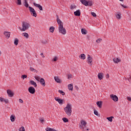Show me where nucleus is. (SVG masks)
I'll return each instance as SVG.
<instances>
[{
    "mask_svg": "<svg viewBox=\"0 0 131 131\" xmlns=\"http://www.w3.org/2000/svg\"><path fill=\"white\" fill-rule=\"evenodd\" d=\"M64 110L68 116H71L72 113V106L71 104L68 103L67 106L64 108Z\"/></svg>",
    "mask_w": 131,
    "mask_h": 131,
    "instance_id": "obj_1",
    "label": "nucleus"
},
{
    "mask_svg": "<svg viewBox=\"0 0 131 131\" xmlns=\"http://www.w3.org/2000/svg\"><path fill=\"white\" fill-rule=\"evenodd\" d=\"M30 24L26 21L23 22L22 28H20L21 31H26V30H28L30 27Z\"/></svg>",
    "mask_w": 131,
    "mask_h": 131,
    "instance_id": "obj_2",
    "label": "nucleus"
},
{
    "mask_svg": "<svg viewBox=\"0 0 131 131\" xmlns=\"http://www.w3.org/2000/svg\"><path fill=\"white\" fill-rule=\"evenodd\" d=\"M80 2L82 5L88 7V6H90V7H92L93 6V1H87L86 0H80Z\"/></svg>",
    "mask_w": 131,
    "mask_h": 131,
    "instance_id": "obj_3",
    "label": "nucleus"
},
{
    "mask_svg": "<svg viewBox=\"0 0 131 131\" xmlns=\"http://www.w3.org/2000/svg\"><path fill=\"white\" fill-rule=\"evenodd\" d=\"M58 31L61 34H66V29L63 27V25H60L58 27Z\"/></svg>",
    "mask_w": 131,
    "mask_h": 131,
    "instance_id": "obj_4",
    "label": "nucleus"
},
{
    "mask_svg": "<svg viewBox=\"0 0 131 131\" xmlns=\"http://www.w3.org/2000/svg\"><path fill=\"white\" fill-rule=\"evenodd\" d=\"M29 10L30 11V13L33 16V17H36L37 14H36V11L34 10L32 7L29 6Z\"/></svg>",
    "mask_w": 131,
    "mask_h": 131,
    "instance_id": "obj_5",
    "label": "nucleus"
},
{
    "mask_svg": "<svg viewBox=\"0 0 131 131\" xmlns=\"http://www.w3.org/2000/svg\"><path fill=\"white\" fill-rule=\"evenodd\" d=\"M87 61L90 65H93V58L91 57L90 54L88 55Z\"/></svg>",
    "mask_w": 131,
    "mask_h": 131,
    "instance_id": "obj_6",
    "label": "nucleus"
},
{
    "mask_svg": "<svg viewBox=\"0 0 131 131\" xmlns=\"http://www.w3.org/2000/svg\"><path fill=\"white\" fill-rule=\"evenodd\" d=\"M110 98L114 102H117L118 101V97L116 95H114L113 94H112V95H110Z\"/></svg>",
    "mask_w": 131,
    "mask_h": 131,
    "instance_id": "obj_7",
    "label": "nucleus"
},
{
    "mask_svg": "<svg viewBox=\"0 0 131 131\" xmlns=\"http://www.w3.org/2000/svg\"><path fill=\"white\" fill-rule=\"evenodd\" d=\"M28 92L32 94L35 93V89L33 86H30L28 88Z\"/></svg>",
    "mask_w": 131,
    "mask_h": 131,
    "instance_id": "obj_8",
    "label": "nucleus"
},
{
    "mask_svg": "<svg viewBox=\"0 0 131 131\" xmlns=\"http://www.w3.org/2000/svg\"><path fill=\"white\" fill-rule=\"evenodd\" d=\"M7 93L8 95V96L10 98L14 96V93L11 90H7Z\"/></svg>",
    "mask_w": 131,
    "mask_h": 131,
    "instance_id": "obj_9",
    "label": "nucleus"
},
{
    "mask_svg": "<svg viewBox=\"0 0 131 131\" xmlns=\"http://www.w3.org/2000/svg\"><path fill=\"white\" fill-rule=\"evenodd\" d=\"M4 34L5 37L7 38V39H9V38H10V36L11 35V33L10 32L5 31L4 32Z\"/></svg>",
    "mask_w": 131,
    "mask_h": 131,
    "instance_id": "obj_10",
    "label": "nucleus"
},
{
    "mask_svg": "<svg viewBox=\"0 0 131 131\" xmlns=\"http://www.w3.org/2000/svg\"><path fill=\"white\" fill-rule=\"evenodd\" d=\"M33 5L36 8H38L40 11H42V6L39 4H37L36 3H33Z\"/></svg>",
    "mask_w": 131,
    "mask_h": 131,
    "instance_id": "obj_11",
    "label": "nucleus"
},
{
    "mask_svg": "<svg viewBox=\"0 0 131 131\" xmlns=\"http://www.w3.org/2000/svg\"><path fill=\"white\" fill-rule=\"evenodd\" d=\"M33 5L36 8H38L40 11H42V6L39 4H37L36 3H33Z\"/></svg>",
    "mask_w": 131,
    "mask_h": 131,
    "instance_id": "obj_12",
    "label": "nucleus"
},
{
    "mask_svg": "<svg viewBox=\"0 0 131 131\" xmlns=\"http://www.w3.org/2000/svg\"><path fill=\"white\" fill-rule=\"evenodd\" d=\"M55 101H56V102H58L59 104H60V105L63 104V99H59V98L58 97H55Z\"/></svg>",
    "mask_w": 131,
    "mask_h": 131,
    "instance_id": "obj_13",
    "label": "nucleus"
},
{
    "mask_svg": "<svg viewBox=\"0 0 131 131\" xmlns=\"http://www.w3.org/2000/svg\"><path fill=\"white\" fill-rule=\"evenodd\" d=\"M40 82L42 86H46V81H45L43 78H41L40 79Z\"/></svg>",
    "mask_w": 131,
    "mask_h": 131,
    "instance_id": "obj_14",
    "label": "nucleus"
},
{
    "mask_svg": "<svg viewBox=\"0 0 131 131\" xmlns=\"http://www.w3.org/2000/svg\"><path fill=\"white\" fill-rule=\"evenodd\" d=\"M56 17H57V24L59 25V26H60V25H63V23L62 22V21H61L60 19H59V16L57 15Z\"/></svg>",
    "mask_w": 131,
    "mask_h": 131,
    "instance_id": "obj_15",
    "label": "nucleus"
},
{
    "mask_svg": "<svg viewBox=\"0 0 131 131\" xmlns=\"http://www.w3.org/2000/svg\"><path fill=\"white\" fill-rule=\"evenodd\" d=\"M74 14L75 16L79 17V16H80V10H77L76 11H75L74 12Z\"/></svg>",
    "mask_w": 131,
    "mask_h": 131,
    "instance_id": "obj_16",
    "label": "nucleus"
},
{
    "mask_svg": "<svg viewBox=\"0 0 131 131\" xmlns=\"http://www.w3.org/2000/svg\"><path fill=\"white\" fill-rule=\"evenodd\" d=\"M113 61H114V63H119V62H121V60L118 58H115L113 59Z\"/></svg>",
    "mask_w": 131,
    "mask_h": 131,
    "instance_id": "obj_17",
    "label": "nucleus"
},
{
    "mask_svg": "<svg viewBox=\"0 0 131 131\" xmlns=\"http://www.w3.org/2000/svg\"><path fill=\"white\" fill-rule=\"evenodd\" d=\"M54 79L55 80L56 82H57L58 83H61V80L59 78V77H54Z\"/></svg>",
    "mask_w": 131,
    "mask_h": 131,
    "instance_id": "obj_18",
    "label": "nucleus"
},
{
    "mask_svg": "<svg viewBox=\"0 0 131 131\" xmlns=\"http://www.w3.org/2000/svg\"><path fill=\"white\" fill-rule=\"evenodd\" d=\"M97 76H98V79H99L100 80H102V79H103V73H98Z\"/></svg>",
    "mask_w": 131,
    "mask_h": 131,
    "instance_id": "obj_19",
    "label": "nucleus"
},
{
    "mask_svg": "<svg viewBox=\"0 0 131 131\" xmlns=\"http://www.w3.org/2000/svg\"><path fill=\"white\" fill-rule=\"evenodd\" d=\"M81 124L83 125V126L85 127L86 124H88V123H86V121H85V120H82L81 121Z\"/></svg>",
    "mask_w": 131,
    "mask_h": 131,
    "instance_id": "obj_20",
    "label": "nucleus"
},
{
    "mask_svg": "<svg viewBox=\"0 0 131 131\" xmlns=\"http://www.w3.org/2000/svg\"><path fill=\"white\" fill-rule=\"evenodd\" d=\"M30 83L32 85H34V86L35 88H36L37 86V84H36V83L35 82H34V81H32L31 80L30 81Z\"/></svg>",
    "mask_w": 131,
    "mask_h": 131,
    "instance_id": "obj_21",
    "label": "nucleus"
},
{
    "mask_svg": "<svg viewBox=\"0 0 131 131\" xmlns=\"http://www.w3.org/2000/svg\"><path fill=\"white\" fill-rule=\"evenodd\" d=\"M69 91H73V84H70L68 85Z\"/></svg>",
    "mask_w": 131,
    "mask_h": 131,
    "instance_id": "obj_22",
    "label": "nucleus"
},
{
    "mask_svg": "<svg viewBox=\"0 0 131 131\" xmlns=\"http://www.w3.org/2000/svg\"><path fill=\"white\" fill-rule=\"evenodd\" d=\"M96 104L99 107V108H102V101H97Z\"/></svg>",
    "mask_w": 131,
    "mask_h": 131,
    "instance_id": "obj_23",
    "label": "nucleus"
},
{
    "mask_svg": "<svg viewBox=\"0 0 131 131\" xmlns=\"http://www.w3.org/2000/svg\"><path fill=\"white\" fill-rule=\"evenodd\" d=\"M79 58L82 60H85V55L84 54H81L79 56Z\"/></svg>",
    "mask_w": 131,
    "mask_h": 131,
    "instance_id": "obj_24",
    "label": "nucleus"
},
{
    "mask_svg": "<svg viewBox=\"0 0 131 131\" xmlns=\"http://www.w3.org/2000/svg\"><path fill=\"white\" fill-rule=\"evenodd\" d=\"M49 31L50 32H51L52 33H53L54 31H55V27L53 26L50 27L49 28Z\"/></svg>",
    "mask_w": 131,
    "mask_h": 131,
    "instance_id": "obj_25",
    "label": "nucleus"
},
{
    "mask_svg": "<svg viewBox=\"0 0 131 131\" xmlns=\"http://www.w3.org/2000/svg\"><path fill=\"white\" fill-rule=\"evenodd\" d=\"M112 118H114V117L111 116L110 117H107L106 119H107V120H108V121H110V122H112V121H113V120L112 119Z\"/></svg>",
    "mask_w": 131,
    "mask_h": 131,
    "instance_id": "obj_26",
    "label": "nucleus"
},
{
    "mask_svg": "<svg viewBox=\"0 0 131 131\" xmlns=\"http://www.w3.org/2000/svg\"><path fill=\"white\" fill-rule=\"evenodd\" d=\"M23 35H24V36L27 38H29V35L26 32L23 33Z\"/></svg>",
    "mask_w": 131,
    "mask_h": 131,
    "instance_id": "obj_27",
    "label": "nucleus"
},
{
    "mask_svg": "<svg viewBox=\"0 0 131 131\" xmlns=\"http://www.w3.org/2000/svg\"><path fill=\"white\" fill-rule=\"evenodd\" d=\"M19 43V39L18 38H16L14 39V45L15 46H18V43Z\"/></svg>",
    "mask_w": 131,
    "mask_h": 131,
    "instance_id": "obj_28",
    "label": "nucleus"
},
{
    "mask_svg": "<svg viewBox=\"0 0 131 131\" xmlns=\"http://www.w3.org/2000/svg\"><path fill=\"white\" fill-rule=\"evenodd\" d=\"M116 17L117 19H121V14L120 13L116 15Z\"/></svg>",
    "mask_w": 131,
    "mask_h": 131,
    "instance_id": "obj_29",
    "label": "nucleus"
},
{
    "mask_svg": "<svg viewBox=\"0 0 131 131\" xmlns=\"http://www.w3.org/2000/svg\"><path fill=\"white\" fill-rule=\"evenodd\" d=\"M15 116L12 115L10 117V120L12 121V122H14L15 121Z\"/></svg>",
    "mask_w": 131,
    "mask_h": 131,
    "instance_id": "obj_30",
    "label": "nucleus"
},
{
    "mask_svg": "<svg viewBox=\"0 0 131 131\" xmlns=\"http://www.w3.org/2000/svg\"><path fill=\"white\" fill-rule=\"evenodd\" d=\"M81 32H82V34L85 35V34H86L87 31H86V30H85V29H82Z\"/></svg>",
    "mask_w": 131,
    "mask_h": 131,
    "instance_id": "obj_31",
    "label": "nucleus"
},
{
    "mask_svg": "<svg viewBox=\"0 0 131 131\" xmlns=\"http://www.w3.org/2000/svg\"><path fill=\"white\" fill-rule=\"evenodd\" d=\"M16 4L18 6H21L22 5V2L21 0H17Z\"/></svg>",
    "mask_w": 131,
    "mask_h": 131,
    "instance_id": "obj_32",
    "label": "nucleus"
},
{
    "mask_svg": "<svg viewBox=\"0 0 131 131\" xmlns=\"http://www.w3.org/2000/svg\"><path fill=\"white\" fill-rule=\"evenodd\" d=\"M29 6V5L27 2V0H25V7H26V8H28Z\"/></svg>",
    "mask_w": 131,
    "mask_h": 131,
    "instance_id": "obj_33",
    "label": "nucleus"
},
{
    "mask_svg": "<svg viewBox=\"0 0 131 131\" xmlns=\"http://www.w3.org/2000/svg\"><path fill=\"white\" fill-rule=\"evenodd\" d=\"M79 128L82 129L83 131L85 130V128L84 127V126L82 125H79Z\"/></svg>",
    "mask_w": 131,
    "mask_h": 131,
    "instance_id": "obj_34",
    "label": "nucleus"
},
{
    "mask_svg": "<svg viewBox=\"0 0 131 131\" xmlns=\"http://www.w3.org/2000/svg\"><path fill=\"white\" fill-rule=\"evenodd\" d=\"M58 93H59V94H61L62 96H65V93L63 92V91L62 90H59Z\"/></svg>",
    "mask_w": 131,
    "mask_h": 131,
    "instance_id": "obj_35",
    "label": "nucleus"
},
{
    "mask_svg": "<svg viewBox=\"0 0 131 131\" xmlns=\"http://www.w3.org/2000/svg\"><path fill=\"white\" fill-rule=\"evenodd\" d=\"M30 70L31 71H33L34 72H37V71H36V70L34 69V68H33L31 67L30 68Z\"/></svg>",
    "mask_w": 131,
    "mask_h": 131,
    "instance_id": "obj_36",
    "label": "nucleus"
},
{
    "mask_svg": "<svg viewBox=\"0 0 131 131\" xmlns=\"http://www.w3.org/2000/svg\"><path fill=\"white\" fill-rule=\"evenodd\" d=\"M34 78H35L36 80H37V81H40V78H39V77L35 76L34 77Z\"/></svg>",
    "mask_w": 131,
    "mask_h": 131,
    "instance_id": "obj_37",
    "label": "nucleus"
},
{
    "mask_svg": "<svg viewBox=\"0 0 131 131\" xmlns=\"http://www.w3.org/2000/svg\"><path fill=\"white\" fill-rule=\"evenodd\" d=\"M62 120H63V122H65V123L68 122V121H69L68 119H67L66 118H63Z\"/></svg>",
    "mask_w": 131,
    "mask_h": 131,
    "instance_id": "obj_38",
    "label": "nucleus"
},
{
    "mask_svg": "<svg viewBox=\"0 0 131 131\" xmlns=\"http://www.w3.org/2000/svg\"><path fill=\"white\" fill-rule=\"evenodd\" d=\"M58 60V57L57 56H55L54 59H52V61H53V62H56V61Z\"/></svg>",
    "mask_w": 131,
    "mask_h": 131,
    "instance_id": "obj_39",
    "label": "nucleus"
},
{
    "mask_svg": "<svg viewBox=\"0 0 131 131\" xmlns=\"http://www.w3.org/2000/svg\"><path fill=\"white\" fill-rule=\"evenodd\" d=\"M19 131H25V128L23 126H21L19 128Z\"/></svg>",
    "mask_w": 131,
    "mask_h": 131,
    "instance_id": "obj_40",
    "label": "nucleus"
},
{
    "mask_svg": "<svg viewBox=\"0 0 131 131\" xmlns=\"http://www.w3.org/2000/svg\"><path fill=\"white\" fill-rule=\"evenodd\" d=\"M100 41H102V39L101 38H98L96 40V42H97V43H100Z\"/></svg>",
    "mask_w": 131,
    "mask_h": 131,
    "instance_id": "obj_41",
    "label": "nucleus"
},
{
    "mask_svg": "<svg viewBox=\"0 0 131 131\" xmlns=\"http://www.w3.org/2000/svg\"><path fill=\"white\" fill-rule=\"evenodd\" d=\"M91 15L93 16V17H97V14H96V13L94 12H91Z\"/></svg>",
    "mask_w": 131,
    "mask_h": 131,
    "instance_id": "obj_42",
    "label": "nucleus"
},
{
    "mask_svg": "<svg viewBox=\"0 0 131 131\" xmlns=\"http://www.w3.org/2000/svg\"><path fill=\"white\" fill-rule=\"evenodd\" d=\"M21 78H23V79H25V78H27V75H23L21 76Z\"/></svg>",
    "mask_w": 131,
    "mask_h": 131,
    "instance_id": "obj_43",
    "label": "nucleus"
},
{
    "mask_svg": "<svg viewBox=\"0 0 131 131\" xmlns=\"http://www.w3.org/2000/svg\"><path fill=\"white\" fill-rule=\"evenodd\" d=\"M76 8V6L75 5H71V10H74V9H75Z\"/></svg>",
    "mask_w": 131,
    "mask_h": 131,
    "instance_id": "obj_44",
    "label": "nucleus"
},
{
    "mask_svg": "<svg viewBox=\"0 0 131 131\" xmlns=\"http://www.w3.org/2000/svg\"><path fill=\"white\" fill-rule=\"evenodd\" d=\"M94 114H95V115H96L97 116H98V115H99V113H98V111H97L96 110H94Z\"/></svg>",
    "mask_w": 131,
    "mask_h": 131,
    "instance_id": "obj_45",
    "label": "nucleus"
},
{
    "mask_svg": "<svg viewBox=\"0 0 131 131\" xmlns=\"http://www.w3.org/2000/svg\"><path fill=\"white\" fill-rule=\"evenodd\" d=\"M39 120L41 123H43V121H45V120L43 119V118H40Z\"/></svg>",
    "mask_w": 131,
    "mask_h": 131,
    "instance_id": "obj_46",
    "label": "nucleus"
},
{
    "mask_svg": "<svg viewBox=\"0 0 131 131\" xmlns=\"http://www.w3.org/2000/svg\"><path fill=\"white\" fill-rule=\"evenodd\" d=\"M3 102H5L6 103V104H8L9 103V100L8 99H4Z\"/></svg>",
    "mask_w": 131,
    "mask_h": 131,
    "instance_id": "obj_47",
    "label": "nucleus"
},
{
    "mask_svg": "<svg viewBox=\"0 0 131 131\" xmlns=\"http://www.w3.org/2000/svg\"><path fill=\"white\" fill-rule=\"evenodd\" d=\"M72 77V75H71V74H69L68 75V79H70V78H71Z\"/></svg>",
    "mask_w": 131,
    "mask_h": 131,
    "instance_id": "obj_48",
    "label": "nucleus"
},
{
    "mask_svg": "<svg viewBox=\"0 0 131 131\" xmlns=\"http://www.w3.org/2000/svg\"><path fill=\"white\" fill-rule=\"evenodd\" d=\"M121 6L122 7H123V8H124V9H126V8H127V6H124V5H122V4H121Z\"/></svg>",
    "mask_w": 131,
    "mask_h": 131,
    "instance_id": "obj_49",
    "label": "nucleus"
},
{
    "mask_svg": "<svg viewBox=\"0 0 131 131\" xmlns=\"http://www.w3.org/2000/svg\"><path fill=\"white\" fill-rule=\"evenodd\" d=\"M75 89L77 91H78V90H79V88H78V86H77V85H75Z\"/></svg>",
    "mask_w": 131,
    "mask_h": 131,
    "instance_id": "obj_50",
    "label": "nucleus"
},
{
    "mask_svg": "<svg viewBox=\"0 0 131 131\" xmlns=\"http://www.w3.org/2000/svg\"><path fill=\"white\" fill-rule=\"evenodd\" d=\"M4 98L3 97H0V101L1 102H4Z\"/></svg>",
    "mask_w": 131,
    "mask_h": 131,
    "instance_id": "obj_51",
    "label": "nucleus"
},
{
    "mask_svg": "<svg viewBox=\"0 0 131 131\" xmlns=\"http://www.w3.org/2000/svg\"><path fill=\"white\" fill-rule=\"evenodd\" d=\"M127 100L128 101H131V98L129 97H127Z\"/></svg>",
    "mask_w": 131,
    "mask_h": 131,
    "instance_id": "obj_52",
    "label": "nucleus"
},
{
    "mask_svg": "<svg viewBox=\"0 0 131 131\" xmlns=\"http://www.w3.org/2000/svg\"><path fill=\"white\" fill-rule=\"evenodd\" d=\"M19 103H23V100H22L21 99H19Z\"/></svg>",
    "mask_w": 131,
    "mask_h": 131,
    "instance_id": "obj_53",
    "label": "nucleus"
},
{
    "mask_svg": "<svg viewBox=\"0 0 131 131\" xmlns=\"http://www.w3.org/2000/svg\"><path fill=\"white\" fill-rule=\"evenodd\" d=\"M40 55H41L42 58H45V56L43 55V53H41Z\"/></svg>",
    "mask_w": 131,
    "mask_h": 131,
    "instance_id": "obj_54",
    "label": "nucleus"
},
{
    "mask_svg": "<svg viewBox=\"0 0 131 131\" xmlns=\"http://www.w3.org/2000/svg\"><path fill=\"white\" fill-rule=\"evenodd\" d=\"M109 77H110V76H109V75L107 74L106 75V78H109Z\"/></svg>",
    "mask_w": 131,
    "mask_h": 131,
    "instance_id": "obj_55",
    "label": "nucleus"
},
{
    "mask_svg": "<svg viewBox=\"0 0 131 131\" xmlns=\"http://www.w3.org/2000/svg\"><path fill=\"white\" fill-rule=\"evenodd\" d=\"M86 130H90V128H87Z\"/></svg>",
    "mask_w": 131,
    "mask_h": 131,
    "instance_id": "obj_56",
    "label": "nucleus"
},
{
    "mask_svg": "<svg viewBox=\"0 0 131 131\" xmlns=\"http://www.w3.org/2000/svg\"><path fill=\"white\" fill-rule=\"evenodd\" d=\"M120 2H123V0H119Z\"/></svg>",
    "mask_w": 131,
    "mask_h": 131,
    "instance_id": "obj_57",
    "label": "nucleus"
},
{
    "mask_svg": "<svg viewBox=\"0 0 131 131\" xmlns=\"http://www.w3.org/2000/svg\"><path fill=\"white\" fill-rule=\"evenodd\" d=\"M1 54H2V52H1V51H0V55H1Z\"/></svg>",
    "mask_w": 131,
    "mask_h": 131,
    "instance_id": "obj_58",
    "label": "nucleus"
}]
</instances>
